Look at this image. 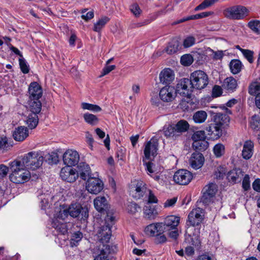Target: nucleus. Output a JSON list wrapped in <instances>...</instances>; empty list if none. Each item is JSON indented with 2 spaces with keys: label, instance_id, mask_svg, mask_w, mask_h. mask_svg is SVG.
Masks as SVG:
<instances>
[{
  "label": "nucleus",
  "instance_id": "obj_1",
  "mask_svg": "<svg viewBox=\"0 0 260 260\" xmlns=\"http://www.w3.org/2000/svg\"><path fill=\"white\" fill-rule=\"evenodd\" d=\"M11 173L10 180L15 184H22L27 182L30 178V173L21 164L19 159H15L9 163Z\"/></svg>",
  "mask_w": 260,
  "mask_h": 260
},
{
  "label": "nucleus",
  "instance_id": "obj_2",
  "mask_svg": "<svg viewBox=\"0 0 260 260\" xmlns=\"http://www.w3.org/2000/svg\"><path fill=\"white\" fill-rule=\"evenodd\" d=\"M43 154L41 151H32L25 154L19 161L24 167L35 170L39 168L43 162Z\"/></svg>",
  "mask_w": 260,
  "mask_h": 260
},
{
  "label": "nucleus",
  "instance_id": "obj_3",
  "mask_svg": "<svg viewBox=\"0 0 260 260\" xmlns=\"http://www.w3.org/2000/svg\"><path fill=\"white\" fill-rule=\"evenodd\" d=\"M192 86L194 89L202 90L206 88L209 83V77L207 74L201 70H197L190 75Z\"/></svg>",
  "mask_w": 260,
  "mask_h": 260
},
{
  "label": "nucleus",
  "instance_id": "obj_4",
  "mask_svg": "<svg viewBox=\"0 0 260 260\" xmlns=\"http://www.w3.org/2000/svg\"><path fill=\"white\" fill-rule=\"evenodd\" d=\"M223 13L228 19L240 20L244 19L248 15L249 11L245 7L237 5L226 8Z\"/></svg>",
  "mask_w": 260,
  "mask_h": 260
},
{
  "label": "nucleus",
  "instance_id": "obj_5",
  "mask_svg": "<svg viewBox=\"0 0 260 260\" xmlns=\"http://www.w3.org/2000/svg\"><path fill=\"white\" fill-rule=\"evenodd\" d=\"M217 190L218 187L215 183H210L206 185L202 189L201 202L205 205H209L212 202Z\"/></svg>",
  "mask_w": 260,
  "mask_h": 260
},
{
  "label": "nucleus",
  "instance_id": "obj_6",
  "mask_svg": "<svg viewBox=\"0 0 260 260\" xmlns=\"http://www.w3.org/2000/svg\"><path fill=\"white\" fill-rule=\"evenodd\" d=\"M176 91L184 97L190 98L194 89L190 79H181L176 85Z\"/></svg>",
  "mask_w": 260,
  "mask_h": 260
},
{
  "label": "nucleus",
  "instance_id": "obj_7",
  "mask_svg": "<svg viewBox=\"0 0 260 260\" xmlns=\"http://www.w3.org/2000/svg\"><path fill=\"white\" fill-rule=\"evenodd\" d=\"M103 188V182L98 177H89L86 183V189L92 194H98Z\"/></svg>",
  "mask_w": 260,
  "mask_h": 260
},
{
  "label": "nucleus",
  "instance_id": "obj_8",
  "mask_svg": "<svg viewBox=\"0 0 260 260\" xmlns=\"http://www.w3.org/2000/svg\"><path fill=\"white\" fill-rule=\"evenodd\" d=\"M69 215L73 218L80 217L81 220H85L88 217V210L86 207L78 204H71L68 208Z\"/></svg>",
  "mask_w": 260,
  "mask_h": 260
},
{
  "label": "nucleus",
  "instance_id": "obj_9",
  "mask_svg": "<svg viewBox=\"0 0 260 260\" xmlns=\"http://www.w3.org/2000/svg\"><path fill=\"white\" fill-rule=\"evenodd\" d=\"M192 179V173L184 169L177 171L175 173L173 176V179L175 182L182 185L188 184Z\"/></svg>",
  "mask_w": 260,
  "mask_h": 260
},
{
  "label": "nucleus",
  "instance_id": "obj_10",
  "mask_svg": "<svg viewBox=\"0 0 260 260\" xmlns=\"http://www.w3.org/2000/svg\"><path fill=\"white\" fill-rule=\"evenodd\" d=\"M176 93L173 86L167 85L160 90L159 95L160 100L163 102H170L174 100Z\"/></svg>",
  "mask_w": 260,
  "mask_h": 260
},
{
  "label": "nucleus",
  "instance_id": "obj_11",
  "mask_svg": "<svg viewBox=\"0 0 260 260\" xmlns=\"http://www.w3.org/2000/svg\"><path fill=\"white\" fill-rule=\"evenodd\" d=\"M79 160V155L77 151L68 150L63 154V161L68 167L74 166L78 164Z\"/></svg>",
  "mask_w": 260,
  "mask_h": 260
},
{
  "label": "nucleus",
  "instance_id": "obj_12",
  "mask_svg": "<svg viewBox=\"0 0 260 260\" xmlns=\"http://www.w3.org/2000/svg\"><path fill=\"white\" fill-rule=\"evenodd\" d=\"M60 176L64 181L69 182H74L78 178V174H76L75 169L66 166L61 169Z\"/></svg>",
  "mask_w": 260,
  "mask_h": 260
},
{
  "label": "nucleus",
  "instance_id": "obj_13",
  "mask_svg": "<svg viewBox=\"0 0 260 260\" xmlns=\"http://www.w3.org/2000/svg\"><path fill=\"white\" fill-rule=\"evenodd\" d=\"M145 233L150 236H155L165 232V227L162 222L150 224L145 229Z\"/></svg>",
  "mask_w": 260,
  "mask_h": 260
},
{
  "label": "nucleus",
  "instance_id": "obj_14",
  "mask_svg": "<svg viewBox=\"0 0 260 260\" xmlns=\"http://www.w3.org/2000/svg\"><path fill=\"white\" fill-rule=\"evenodd\" d=\"M158 143L154 140H151L148 142L144 149L145 157L147 159H150L151 156L154 157L157 154Z\"/></svg>",
  "mask_w": 260,
  "mask_h": 260
},
{
  "label": "nucleus",
  "instance_id": "obj_15",
  "mask_svg": "<svg viewBox=\"0 0 260 260\" xmlns=\"http://www.w3.org/2000/svg\"><path fill=\"white\" fill-rule=\"evenodd\" d=\"M203 155L198 152L193 153L189 159L190 166L194 169L197 170L202 167L204 162Z\"/></svg>",
  "mask_w": 260,
  "mask_h": 260
},
{
  "label": "nucleus",
  "instance_id": "obj_16",
  "mask_svg": "<svg viewBox=\"0 0 260 260\" xmlns=\"http://www.w3.org/2000/svg\"><path fill=\"white\" fill-rule=\"evenodd\" d=\"M98 240L102 243H108L111 236V230L108 225L101 226L97 234Z\"/></svg>",
  "mask_w": 260,
  "mask_h": 260
},
{
  "label": "nucleus",
  "instance_id": "obj_17",
  "mask_svg": "<svg viewBox=\"0 0 260 260\" xmlns=\"http://www.w3.org/2000/svg\"><path fill=\"white\" fill-rule=\"evenodd\" d=\"M30 100H39L42 95L41 87L36 82L31 83L28 88Z\"/></svg>",
  "mask_w": 260,
  "mask_h": 260
},
{
  "label": "nucleus",
  "instance_id": "obj_18",
  "mask_svg": "<svg viewBox=\"0 0 260 260\" xmlns=\"http://www.w3.org/2000/svg\"><path fill=\"white\" fill-rule=\"evenodd\" d=\"M180 219L179 216L175 215L167 216L165 218L164 222H162L164 227H165V232L177 228L180 222Z\"/></svg>",
  "mask_w": 260,
  "mask_h": 260
},
{
  "label": "nucleus",
  "instance_id": "obj_19",
  "mask_svg": "<svg viewBox=\"0 0 260 260\" xmlns=\"http://www.w3.org/2000/svg\"><path fill=\"white\" fill-rule=\"evenodd\" d=\"M229 116L224 113H217L214 116V122L215 125L223 130L230 122Z\"/></svg>",
  "mask_w": 260,
  "mask_h": 260
},
{
  "label": "nucleus",
  "instance_id": "obj_20",
  "mask_svg": "<svg viewBox=\"0 0 260 260\" xmlns=\"http://www.w3.org/2000/svg\"><path fill=\"white\" fill-rule=\"evenodd\" d=\"M206 130L210 137L214 140L219 138L222 135L223 130L215 125L214 122L209 124Z\"/></svg>",
  "mask_w": 260,
  "mask_h": 260
},
{
  "label": "nucleus",
  "instance_id": "obj_21",
  "mask_svg": "<svg viewBox=\"0 0 260 260\" xmlns=\"http://www.w3.org/2000/svg\"><path fill=\"white\" fill-rule=\"evenodd\" d=\"M244 176V172L241 169H233L228 172L227 179L233 183L240 182Z\"/></svg>",
  "mask_w": 260,
  "mask_h": 260
},
{
  "label": "nucleus",
  "instance_id": "obj_22",
  "mask_svg": "<svg viewBox=\"0 0 260 260\" xmlns=\"http://www.w3.org/2000/svg\"><path fill=\"white\" fill-rule=\"evenodd\" d=\"M160 82L163 84H170L174 79L173 71L170 69L163 70L159 76Z\"/></svg>",
  "mask_w": 260,
  "mask_h": 260
},
{
  "label": "nucleus",
  "instance_id": "obj_23",
  "mask_svg": "<svg viewBox=\"0 0 260 260\" xmlns=\"http://www.w3.org/2000/svg\"><path fill=\"white\" fill-rule=\"evenodd\" d=\"M254 143L251 140L246 141L243 145L242 156L245 159H250L253 153Z\"/></svg>",
  "mask_w": 260,
  "mask_h": 260
},
{
  "label": "nucleus",
  "instance_id": "obj_24",
  "mask_svg": "<svg viewBox=\"0 0 260 260\" xmlns=\"http://www.w3.org/2000/svg\"><path fill=\"white\" fill-rule=\"evenodd\" d=\"M77 171H76L78 177L79 176L83 180H86L89 178L90 174V168L88 165L85 163H80L77 167Z\"/></svg>",
  "mask_w": 260,
  "mask_h": 260
},
{
  "label": "nucleus",
  "instance_id": "obj_25",
  "mask_svg": "<svg viewBox=\"0 0 260 260\" xmlns=\"http://www.w3.org/2000/svg\"><path fill=\"white\" fill-rule=\"evenodd\" d=\"M28 136V131L27 127L19 126L16 128L13 133V137L17 141H23Z\"/></svg>",
  "mask_w": 260,
  "mask_h": 260
},
{
  "label": "nucleus",
  "instance_id": "obj_26",
  "mask_svg": "<svg viewBox=\"0 0 260 260\" xmlns=\"http://www.w3.org/2000/svg\"><path fill=\"white\" fill-rule=\"evenodd\" d=\"M93 203L95 208L100 212L106 211L108 209V204L105 197H97L94 200Z\"/></svg>",
  "mask_w": 260,
  "mask_h": 260
},
{
  "label": "nucleus",
  "instance_id": "obj_27",
  "mask_svg": "<svg viewBox=\"0 0 260 260\" xmlns=\"http://www.w3.org/2000/svg\"><path fill=\"white\" fill-rule=\"evenodd\" d=\"M223 88L229 92H233L238 87L237 81L233 77H230L224 80Z\"/></svg>",
  "mask_w": 260,
  "mask_h": 260
},
{
  "label": "nucleus",
  "instance_id": "obj_28",
  "mask_svg": "<svg viewBox=\"0 0 260 260\" xmlns=\"http://www.w3.org/2000/svg\"><path fill=\"white\" fill-rule=\"evenodd\" d=\"M163 132L165 136L170 140H175L179 138L174 124L164 126Z\"/></svg>",
  "mask_w": 260,
  "mask_h": 260
},
{
  "label": "nucleus",
  "instance_id": "obj_29",
  "mask_svg": "<svg viewBox=\"0 0 260 260\" xmlns=\"http://www.w3.org/2000/svg\"><path fill=\"white\" fill-rule=\"evenodd\" d=\"M174 125L176 129L179 138L181 137L183 133L187 132L189 128L188 122L185 120H180Z\"/></svg>",
  "mask_w": 260,
  "mask_h": 260
},
{
  "label": "nucleus",
  "instance_id": "obj_30",
  "mask_svg": "<svg viewBox=\"0 0 260 260\" xmlns=\"http://www.w3.org/2000/svg\"><path fill=\"white\" fill-rule=\"evenodd\" d=\"M144 211L145 217L150 219H154L158 214L155 207L150 204L146 205L144 207Z\"/></svg>",
  "mask_w": 260,
  "mask_h": 260
},
{
  "label": "nucleus",
  "instance_id": "obj_31",
  "mask_svg": "<svg viewBox=\"0 0 260 260\" xmlns=\"http://www.w3.org/2000/svg\"><path fill=\"white\" fill-rule=\"evenodd\" d=\"M207 113L204 110H199L193 113L192 119L196 123H202L207 118Z\"/></svg>",
  "mask_w": 260,
  "mask_h": 260
},
{
  "label": "nucleus",
  "instance_id": "obj_32",
  "mask_svg": "<svg viewBox=\"0 0 260 260\" xmlns=\"http://www.w3.org/2000/svg\"><path fill=\"white\" fill-rule=\"evenodd\" d=\"M83 117L85 122L91 126L96 125L99 122V119L96 115L88 112L84 113Z\"/></svg>",
  "mask_w": 260,
  "mask_h": 260
},
{
  "label": "nucleus",
  "instance_id": "obj_33",
  "mask_svg": "<svg viewBox=\"0 0 260 260\" xmlns=\"http://www.w3.org/2000/svg\"><path fill=\"white\" fill-rule=\"evenodd\" d=\"M30 110L32 114H39L42 109V104L39 100H30L29 101Z\"/></svg>",
  "mask_w": 260,
  "mask_h": 260
},
{
  "label": "nucleus",
  "instance_id": "obj_34",
  "mask_svg": "<svg viewBox=\"0 0 260 260\" xmlns=\"http://www.w3.org/2000/svg\"><path fill=\"white\" fill-rule=\"evenodd\" d=\"M242 67V62L239 59H233L230 63V70L233 74H237L240 73Z\"/></svg>",
  "mask_w": 260,
  "mask_h": 260
},
{
  "label": "nucleus",
  "instance_id": "obj_35",
  "mask_svg": "<svg viewBox=\"0 0 260 260\" xmlns=\"http://www.w3.org/2000/svg\"><path fill=\"white\" fill-rule=\"evenodd\" d=\"M52 225V227L61 235H65L68 232V229L66 223H61L58 221L53 220Z\"/></svg>",
  "mask_w": 260,
  "mask_h": 260
},
{
  "label": "nucleus",
  "instance_id": "obj_36",
  "mask_svg": "<svg viewBox=\"0 0 260 260\" xmlns=\"http://www.w3.org/2000/svg\"><path fill=\"white\" fill-rule=\"evenodd\" d=\"M179 46V41L176 39H173L169 43L165 51L169 54H174L178 51Z\"/></svg>",
  "mask_w": 260,
  "mask_h": 260
},
{
  "label": "nucleus",
  "instance_id": "obj_37",
  "mask_svg": "<svg viewBox=\"0 0 260 260\" xmlns=\"http://www.w3.org/2000/svg\"><path fill=\"white\" fill-rule=\"evenodd\" d=\"M203 210L201 208L193 209L188 214V221H193V218L203 220Z\"/></svg>",
  "mask_w": 260,
  "mask_h": 260
},
{
  "label": "nucleus",
  "instance_id": "obj_38",
  "mask_svg": "<svg viewBox=\"0 0 260 260\" xmlns=\"http://www.w3.org/2000/svg\"><path fill=\"white\" fill-rule=\"evenodd\" d=\"M39 118L38 116L36 114H30L26 120V124L30 129L35 128L38 124Z\"/></svg>",
  "mask_w": 260,
  "mask_h": 260
},
{
  "label": "nucleus",
  "instance_id": "obj_39",
  "mask_svg": "<svg viewBox=\"0 0 260 260\" xmlns=\"http://www.w3.org/2000/svg\"><path fill=\"white\" fill-rule=\"evenodd\" d=\"M109 20L110 19L108 17L104 16L102 17L94 24L93 30L96 32H100Z\"/></svg>",
  "mask_w": 260,
  "mask_h": 260
},
{
  "label": "nucleus",
  "instance_id": "obj_40",
  "mask_svg": "<svg viewBox=\"0 0 260 260\" xmlns=\"http://www.w3.org/2000/svg\"><path fill=\"white\" fill-rule=\"evenodd\" d=\"M145 190L146 188L143 185L142 183H138L134 190L132 191L133 193L135 192V194H133V197L136 199L141 198L143 196Z\"/></svg>",
  "mask_w": 260,
  "mask_h": 260
},
{
  "label": "nucleus",
  "instance_id": "obj_41",
  "mask_svg": "<svg viewBox=\"0 0 260 260\" xmlns=\"http://www.w3.org/2000/svg\"><path fill=\"white\" fill-rule=\"evenodd\" d=\"M83 234L81 232H74L71 237L70 244L71 247L77 246L81 240Z\"/></svg>",
  "mask_w": 260,
  "mask_h": 260
},
{
  "label": "nucleus",
  "instance_id": "obj_42",
  "mask_svg": "<svg viewBox=\"0 0 260 260\" xmlns=\"http://www.w3.org/2000/svg\"><path fill=\"white\" fill-rule=\"evenodd\" d=\"M192 146L195 149L199 151L205 150L208 147V143L205 140L194 141Z\"/></svg>",
  "mask_w": 260,
  "mask_h": 260
},
{
  "label": "nucleus",
  "instance_id": "obj_43",
  "mask_svg": "<svg viewBox=\"0 0 260 260\" xmlns=\"http://www.w3.org/2000/svg\"><path fill=\"white\" fill-rule=\"evenodd\" d=\"M250 127L254 131H258L260 129V117L254 115L251 117L250 121Z\"/></svg>",
  "mask_w": 260,
  "mask_h": 260
},
{
  "label": "nucleus",
  "instance_id": "obj_44",
  "mask_svg": "<svg viewBox=\"0 0 260 260\" xmlns=\"http://www.w3.org/2000/svg\"><path fill=\"white\" fill-rule=\"evenodd\" d=\"M81 108L84 110H88L93 112H99L102 110V108L99 106L87 103H82Z\"/></svg>",
  "mask_w": 260,
  "mask_h": 260
},
{
  "label": "nucleus",
  "instance_id": "obj_45",
  "mask_svg": "<svg viewBox=\"0 0 260 260\" xmlns=\"http://www.w3.org/2000/svg\"><path fill=\"white\" fill-rule=\"evenodd\" d=\"M218 0H205L201 4L194 8L195 11L204 10L212 6L214 3L218 2Z\"/></svg>",
  "mask_w": 260,
  "mask_h": 260
},
{
  "label": "nucleus",
  "instance_id": "obj_46",
  "mask_svg": "<svg viewBox=\"0 0 260 260\" xmlns=\"http://www.w3.org/2000/svg\"><path fill=\"white\" fill-rule=\"evenodd\" d=\"M69 211L67 209H60L54 216L55 219L54 220L58 221V219L64 220L69 216Z\"/></svg>",
  "mask_w": 260,
  "mask_h": 260
},
{
  "label": "nucleus",
  "instance_id": "obj_47",
  "mask_svg": "<svg viewBox=\"0 0 260 260\" xmlns=\"http://www.w3.org/2000/svg\"><path fill=\"white\" fill-rule=\"evenodd\" d=\"M140 207L136 203L129 202L127 205L126 210L129 214H135L136 212L140 211Z\"/></svg>",
  "mask_w": 260,
  "mask_h": 260
},
{
  "label": "nucleus",
  "instance_id": "obj_48",
  "mask_svg": "<svg viewBox=\"0 0 260 260\" xmlns=\"http://www.w3.org/2000/svg\"><path fill=\"white\" fill-rule=\"evenodd\" d=\"M248 92L250 94L256 96L258 93H260V83L254 82L250 84Z\"/></svg>",
  "mask_w": 260,
  "mask_h": 260
},
{
  "label": "nucleus",
  "instance_id": "obj_49",
  "mask_svg": "<svg viewBox=\"0 0 260 260\" xmlns=\"http://www.w3.org/2000/svg\"><path fill=\"white\" fill-rule=\"evenodd\" d=\"M224 146L220 143L215 145L213 148V151L217 157H220L224 153Z\"/></svg>",
  "mask_w": 260,
  "mask_h": 260
},
{
  "label": "nucleus",
  "instance_id": "obj_50",
  "mask_svg": "<svg viewBox=\"0 0 260 260\" xmlns=\"http://www.w3.org/2000/svg\"><path fill=\"white\" fill-rule=\"evenodd\" d=\"M248 25L253 32L257 34H260V21H250Z\"/></svg>",
  "mask_w": 260,
  "mask_h": 260
},
{
  "label": "nucleus",
  "instance_id": "obj_51",
  "mask_svg": "<svg viewBox=\"0 0 260 260\" xmlns=\"http://www.w3.org/2000/svg\"><path fill=\"white\" fill-rule=\"evenodd\" d=\"M193 59L191 55L185 54L181 56L180 62L185 66H189L192 63Z\"/></svg>",
  "mask_w": 260,
  "mask_h": 260
},
{
  "label": "nucleus",
  "instance_id": "obj_52",
  "mask_svg": "<svg viewBox=\"0 0 260 260\" xmlns=\"http://www.w3.org/2000/svg\"><path fill=\"white\" fill-rule=\"evenodd\" d=\"M12 147V144L8 142L7 137L0 136V149L8 150Z\"/></svg>",
  "mask_w": 260,
  "mask_h": 260
},
{
  "label": "nucleus",
  "instance_id": "obj_53",
  "mask_svg": "<svg viewBox=\"0 0 260 260\" xmlns=\"http://www.w3.org/2000/svg\"><path fill=\"white\" fill-rule=\"evenodd\" d=\"M129 10L131 12L134 14V15L137 18L139 17L142 12L140 7L137 3H135L131 5Z\"/></svg>",
  "mask_w": 260,
  "mask_h": 260
},
{
  "label": "nucleus",
  "instance_id": "obj_54",
  "mask_svg": "<svg viewBox=\"0 0 260 260\" xmlns=\"http://www.w3.org/2000/svg\"><path fill=\"white\" fill-rule=\"evenodd\" d=\"M206 135L204 131H199L194 132L192 135L191 138L194 141H201L206 139Z\"/></svg>",
  "mask_w": 260,
  "mask_h": 260
},
{
  "label": "nucleus",
  "instance_id": "obj_55",
  "mask_svg": "<svg viewBox=\"0 0 260 260\" xmlns=\"http://www.w3.org/2000/svg\"><path fill=\"white\" fill-rule=\"evenodd\" d=\"M19 63L21 71L23 74H27L29 72V66L23 57L19 58Z\"/></svg>",
  "mask_w": 260,
  "mask_h": 260
},
{
  "label": "nucleus",
  "instance_id": "obj_56",
  "mask_svg": "<svg viewBox=\"0 0 260 260\" xmlns=\"http://www.w3.org/2000/svg\"><path fill=\"white\" fill-rule=\"evenodd\" d=\"M241 51L243 54L244 56L250 63H252L253 62V51L247 49H241Z\"/></svg>",
  "mask_w": 260,
  "mask_h": 260
},
{
  "label": "nucleus",
  "instance_id": "obj_57",
  "mask_svg": "<svg viewBox=\"0 0 260 260\" xmlns=\"http://www.w3.org/2000/svg\"><path fill=\"white\" fill-rule=\"evenodd\" d=\"M112 252V249L108 245H103L101 253L99 255H101L103 258L107 257L108 255Z\"/></svg>",
  "mask_w": 260,
  "mask_h": 260
},
{
  "label": "nucleus",
  "instance_id": "obj_58",
  "mask_svg": "<svg viewBox=\"0 0 260 260\" xmlns=\"http://www.w3.org/2000/svg\"><path fill=\"white\" fill-rule=\"evenodd\" d=\"M196 39L192 36L187 37L183 41V46L184 48H188L194 44Z\"/></svg>",
  "mask_w": 260,
  "mask_h": 260
},
{
  "label": "nucleus",
  "instance_id": "obj_59",
  "mask_svg": "<svg viewBox=\"0 0 260 260\" xmlns=\"http://www.w3.org/2000/svg\"><path fill=\"white\" fill-rule=\"evenodd\" d=\"M242 187L245 191L248 190L250 188V177L247 174L245 175L243 177Z\"/></svg>",
  "mask_w": 260,
  "mask_h": 260
},
{
  "label": "nucleus",
  "instance_id": "obj_60",
  "mask_svg": "<svg viewBox=\"0 0 260 260\" xmlns=\"http://www.w3.org/2000/svg\"><path fill=\"white\" fill-rule=\"evenodd\" d=\"M9 168L4 164L0 165V179L6 177L9 172Z\"/></svg>",
  "mask_w": 260,
  "mask_h": 260
},
{
  "label": "nucleus",
  "instance_id": "obj_61",
  "mask_svg": "<svg viewBox=\"0 0 260 260\" xmlns=\"http://www.w3.org/2000/svg\"><path fill=\"white\" fill-rule=\"evenodd\" d=\"M149 23H150V21L147 19L141 22L132 23L130 24V27L131 28H138L147 25Z\"/></svg>",
  "mask_w": 260,
  "mask_h": 260
},
{
  "label": "nucleus",
  "instance_id": "obj_62",
  "mask_svg": "<svg viewBox=\"0 0 260 260\" xmlns=\"http://www.w3.org/2000/svg\"><path fill=\"white\" fill-rule=\"evenodd\" d=\"M222 92L221 87L218 85H215L212 89V95L214 98L218 97L221 95Z\"/></svg>",
  "mask_w": 260,
  "mask_h": 260
},
{
  "label": "nucleus",
  "instance_id": "obj_63",
  "mask_svg": "<svg viewBox=\"0 0 260 260\" xmlns=\"http://www.w3.org/2000/svg\"><path fill=\"white\" fill-rule=\"evenodd\" d=\"M148 191L149 194L148 199V204H150L152 203H157L158 202V200L156 197L152 192V191L151 190L149 189Z\"/></svg>",
  "mask_w": 260,
  "mask_h": 260
},
{
  "label": "nucleus",
  "instance_id": "obj_64",
  "mask_svg": "<svg viewBox=\"0 0 260 260\" xmlns=\"http://www.w3.org/2000/svg\"><path fill=\"white\" fill-rule=\"evenodd\" d=\"M116 68V66L115 65H106V66L103 68L102 70V73L101 77L104 76L106 75L109 74L110 72L114 70Z\"/></svg>",
  "mask_w": 260,
  "mask_h": 260
}]
</instances>
